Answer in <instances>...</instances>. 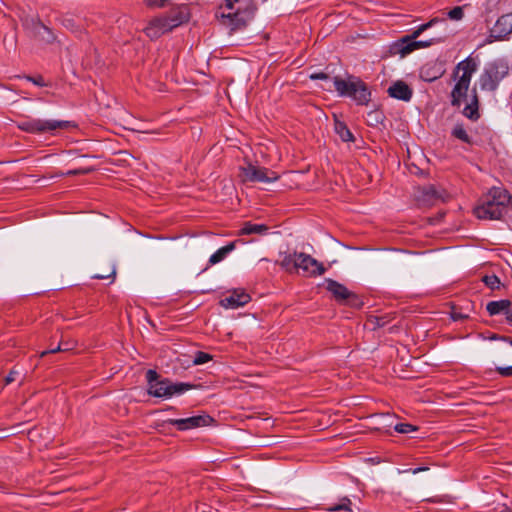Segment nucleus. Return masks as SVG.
I'll return each instance as SVG.
<instances>
[{
    "label": "nucleus",
    "mask_w": 512,
    "mask_h": 512,
    "mask_svg": "<svg viewBox=\"0 0 512 512\" xmlns=\"http://www.w3.org/2000/svg\"><path fill=\"white\" fill-rule=\"evenodd\" d=\"M69 348L67 347H62L61 344H59L57 347L55 348H52V349H49V350H45V351H42L40 353V357L43 358L44 356H46L47 354H53V353H56L58 351H66L68 350Z\"/></svg>",
    "instance_id": "nucleus-37"
},
{
    "label": "nucleus",
    "mask_w": 512,
    "mask_h": 512,
    "mask_svg": "<svg viewBox=\"0 0 512 512\" xmlns=\"http://www.w3.org/2000/svg\"><path fill=\"white\" fill-rule=\"evenodd\" d=\"M426 469H427V468H424V467L416 468V469L412 470V473H413V474H417V473H419L420 471H424V470H426Z\"/></svg>",
    "instance_id": "nucleus-44"
},
{
    "label": "nucleus",
    "mask_w": 512,
    "mask_h": 512,
    "mask_svg": "<svg viewBox=\"0 0 512 512\" xmlns=\"http://www.w3.org/2000/svg\"><path fill=\"white\" fill-rule=\"evenodd\" d=\"M239 176L243 182H259L264 184H270L279 179L277 172L255 165L252 162H247L246 165L240 167Z\"/></svg>",
    "instance_id": "nucleus-7"
},
{
    "label": "nucleus",
    "mask_w": 512,
    "mask_h": 512,
    "mask_svg": "<svg viewBox=\"0 0 512 512\" xmlns=\"http://www.w3.org/2000/svg\"><path fill=\"white\" fill-rule=\"evenodd\" d=\"M452 135L455 138H457L465 143L471 142L469 135L467 134L466 130L464 129L463 125H461V124H457L454 126V128L452 130Z\"/></svg>",
    "instance_id": "nucleus-28"
},
{
    "label": "nucleus",
    "mask_w": 512,
    "mask_h": 512,
    "mask_svg": "<svg viewBox=\"0 0 512 512\" xmlns=\"http://www.w3.org/2000/svg\"><path fill=\"white\" fill-rule=\"evenodd\" d=\"M334 130L344 142L354 141L353 134L351 133V131L348 129L344 122L336 119L334 124Z\"/></svg>",
    "instance_id": "nucleus-25"
},
{
    "label": "nucleus",
    "mask_w": 512,
    "mask_h": 512,
    "mask_svg": "<svg viewBox=\"0 0 512 512\" xmlns=\"http://www.w3.org/2000/svg\"><path fill=\"white\" fill-rule=\"evenodd\" d=\"M414 196L421 206H432L437 201L443 200L442 195L431 185L417 188Z\"/></svg>",
    "instance_id": "nucleus-14"
},
{
    "label": "nucleus",
    "mask_w": 512,
    "mask_h": 512,
    "mask_svg": "<svg viewBox=\"0 0 512 512\" xmlns=\"http://www.w3.org/2000/svg\"><path fill=\"white\" fill-rule=\"evenodd\" d=\"M39 25H40L43 29L48 30V28H47L45 25H43V24H41V23H39Z\"/></svg>",
    "instance_id": "nucleus-47"
},
{
    "label": "nucleus",
    "mask_w": 512,
    "mask_h": 512,
    "mask_svg": "<svg viewBox=\"0 0 512 512\" xmlns=\"http://www.w3.org/2000/svg\"><path fill=\"white\" fill-rule=\"evenodd\" d=\"M333 84L340 96L352 98L359 105L370 101L371 93L367 85L358 77L348 76L346 79L334 77Z\"/></svg>",
    "instance_id": "nucleus-4"
},
{
    "label": "nucleus",
    "mask_w": 512,
    "mask_h": 512,
    "mask_svg": "<svg viewBox=\"0 0 512 512\" xmlns=\"http://www.w3.org/2000/svg\"><path fill=\"white\" fill-rule=\"evenodd\" d=\"M235 249V243L231 242L224 247L218 249L209 258V265H215L226 258V256Z\"/></svg>",
    "instance_id": "nucleus-22"
},
{
    "label": "nucleus",
    "mask_w": 512,
    "mask_h": 512,
    "mask_svg": "<svg viewBox=\"0 0 512 512\" xmlns=\"http://www.w3.org/2000/svg\"><path fill=\"white\" fill-rule=\"evenodd\" d=\"M466 316L461 314V313H458V312H452L451 313V318L454 320V321H458V320H461L463 318H465Z\"/></svg>",
    "instance_id": "nucleus-41"
},
{
    "label": "nucleus",
    "mask_w": 512,
    "mask_h": 512,
    "mask_svg": "<svg viewBox=\"0 0 512 512\" xmlns=\"http://www.w3.org/2000/svg\"><path fill=\"white\" fill-rule=\"evenodd\" d=\"M268 230V227L264 224H254L251 222L244 223L243 227L240 230L241 235H249V234H264Z\"/></svg>",
    "instance_id": "nucleus-24"
},
{
    "label": "nucleus",
    "mask_w": 512,
    "mask_h": 512,
    "mask_svg": "<svg viewBox=\"0 0 512 512\" xmlns=\"http://www.w3.org/2000/svg\"><path fill=\"white\" fill-rule=\"evenodd\" d=\"M143 1L150 8H162L168 2V0H143Z\"/></svg>",
    "instance_id": "nucleus-34"
},
{
    "label": "nucleus",
    "mask_w": 512,
    "mask_h": 512,
    "mask_svg": "<svg viewBox=\"0 0 512 512\" xmlns=\"http://www.w3.org/2000/svg\"><path fill=\"white\" fill-rule=\"evenodd\" d=\"M484 283L491 289H497L500 285V280L496 275H487L483 278Z\"/></svg>",
    "instance_id": "nucleus-31"
},
{
    "label": "nucleus",
    "mask_w": 512,
    "mask_h": 512,
    "mask_svg": "<svg viewBox=\"0 0 512 512\" xmlns=\"http://www.w3.org/2000/svg\"><path fill=\"white\" fill-rule=\"evenodd\" d=\"M212 418L207 414L194 415L187 418L170 419L169 424L177 430L185 431L200 427L208 426L212 422Z\"/></svg>",
    "instance_id": "nucleus-10"
},
{
    "label": "nucleus",
    "mask_w": 512,
    "mask_h": 512,
    "mask_svg": "<svg viewBox=\"0 0 512 512\" xmlns=\"http://www.w3.org/2000/svg\"><path fill=\"white\" fill-rule=\"evenodd\" d=\"M280 255L282 256V259L279 262V264L284 270L291 272L292 270L296 269V267H297L296 263H297L299 253H297V252H294L293 254L281 253Z\"/></svg>",
    "instance_id": "nucleus-23"
},
{
    "label": "nucleus",
    "mask_w": 512,
    "mask_h": 512,
    "mask_svg": "<svg viewBox=\"0 0 512 512\" xmlns=\"http://www.w3.org/2000/svg\"><path fill=\"white\" fill-rule=\"evenodd\" d=\"M436 78H437V77H436V76H434L433 78H427L426 80H428V81H432V80H434V79H436Z\"/></svg>",
    "instance_id": "nucleus-48"
},
{
    "label": "nucleus",
    "mask_w": 512,
    "mask_h": 512,
    "mask_svg": "<svg viewBox=\"0 0 512 512\" xmlns=\"http://www.w3.org/2000/svg\"><path fill=\"white\" fill-rule=\"evenodd\" d=\"M146 379L148 382V386L159 381L157 372L151 369L147 371Z\"/></svg>",
    "instance_id": "nucleus-35"
},
{
    "label": "nucleus",
    "mask_w": 512,
    "mask_h": 512,
    "mask_svg": "<svg viewBox=\"0 0 512 512\" xmlns=\"http://www.w3.org/2000/svg\"><path fill=\"white\" fill-rule=\"evenodd\" d=\"M211 358H212L211 355H209V354H207L205 352L199 351V352H197L195 354V357L193 359V364L194 365H202V364L207 363L208 361H210Z\"/></svg>",
    "instance_id": "nucleus-32"
},
{
    "label": "nucleus",
    "mask_w": 512,
    "mask_h": 512,
    "mask_svg": "<svg viewBox=\"0 0 512 512\" xmlns=\"http://www.w3.org/2000/svg\"><path fill=\"white\" fill-rule=\"evenodd\" d=\"M296 266V269H301L308 276H320L325 273L323 264L303 252L299 253Z\"/></svg>",
    "instance_id": "nucleus-11"
},
{
    "label": "nucleus",
    "mask_w": 512,
    "mask_h": 512,
    "mask_svg": "<svg viewBox=\"0 0 512 512\" xmlns=\"http://www.w3.org/2000/svg\"><path fill=\"white\" fill-rule=\"evenodd\" d=\"M26 79L37 86H40V87L47 86L46 82L44 81V78L40 75L37 77L27 76Z\"/></svg>",
    "instance_id": "nucleus-36"
},
{
    "label": "nucleus",
    "mask_w": 512,
    "mask_h": 512,
    "mask_svg": "<svg viewBox=\"0 0 512 512\" xmlns=\"http://www.w3.org/2000/svg\"><path fill=\"white\" fill-rule=\"evenodd\" d=\"M390 97L409 101L413 95L412 89L404 81L398 80L394 82L387 90Z\"/></svg>",
    "instance_id": "nucleus-17"
},
{
    "label": "nucleus",
    "mask_w": 512,
    "mask_h": 512,
    "mask_svg": "<svg viewBox=\"0 0 512 512\" xmlns=\"http://www.w3.org/2000/svg\"><path fill=\"white\" fill-rule=\"evenodd\" d=\"M463 16H464V11L461 6H456L448 12V17L451 20L459 21L463 18Z\"/></svg>",
    "instance_id": "nucleus-33"
},
{
    "label": "nucleus",
    "mask_w": 512,
    "mask_h": 512,
    "mask_svg": "<svg viewBox=\"0 0 512 512\" xmlns=\"http://www.w3.org/2000/svg\"><path fill=\"white\" fill-rule=\"evenodd\" d=\"M350 505H351L350 499L347 498V497H344V498L341 499V502L339 504H336V505L331 506L330 508H328V511H331V512H338V511L352 512Z\"/></svg>",
    "instance_id": "nucleus-30"
},
{
    "label": "nucleus",
    "mask_w": 512,
    "mask_h": 512,
    "mask_svg": "<svg viewBox=\"0 0 512 512\" xmlns=\"http://www.w3.org/2000/svg\"><path fill=\"white\" fill-rule=\"evenodd\" d=\"M249 301V294L241 289H236L230 295L221 299L220 305L225 309H236L246 305Z\"/></svg>",
    "instance_id": "nucleus-16"
},
{
    "label": "nucleus",
    "mask_w": 512,
    "mask_h": 512,
    "mask_svg": "<svg viewBox=\"0 0 512 512\" xmlns=\"http://www.w3.org/2000/svg\"><path fill=\"white\" fill-rule=\"evenodd\" d=\"M192 386L186 383H173L168 379H162L149 385L148 394L158 398H171L176 394H182Z\"/></svg>",
    "instance_id": "nucleus-8"
},
{
    "label": "nucleus",
    "mask_w": 512,
    "mask_h": 512,
    "mask_svg": "<svg viewBox=\"0 0 512 512\" xmlns=\"http://www.w3.org/2000/svg\"><path fill=\"white\" fill-rule=\"evenodd\" d=\"M72 127H75V125L71 121L53 119L29 118L18 123L20 130L35 134L51 133L55 135L57 130H66Z\"/></svg>",
    "instance_id": "nucleus-6"
},
{
    "label": "nucleus",
    "mask_w": 512,
    "mask_h": 512,
    "mask_svg": "<svg viewBox=\"0 0 512 512\" xmlns=\"http://www.w3.org/2000/svg\"><path fill=\"white\" fill-rule=\"evenodd\" d=\"M510 195L503 188H492L481 205L475 208L474 213L479 219H500L510 202Z\"/></svg>",
    "instance_id": "nucleus-3"
},
{
    "label": "nucleus",
    "mask_w": 512,
    "mask_h": 512,
    "mask_svg": "<svg viewBox=\"0 0 512 512\" xmlns=\"http://www.w3.org/2000/svg\"><path fill=\"white\" fill-rule=\"evenodd\" d=\"M17 375H19V371H17L15 368L11 369L9 374L6 376V378L4 380L5 385L12 383L15 380Z\"/></svg>",
    "instance_id": "nucleus-38"
},
{
    "label": "nucleus",
    "mask_w": 512,
    "mask_h": 512,
    "mask_svg": "<svg viewBox=\"0 0 512 512\" xmlns=\"http://www.w3.org/2000/svg\"><path fill=\"white\" fill-rule=\"evenodd\" d=\"M240 0H224V6L227 13L220 16L221 24L229 29L230 33L242 30L247 27L248 23L254 18L256 7L252 2H247L243 7H239L234 11V6Z\"/></svg>",
    "instance_id": "nucleus-2"
},
{
    "label": "nucleus",
    "mask_w": 512,
    "mask_h": 512,
    "mask_svg": "<svg viewBox=\"0 0 512 512\" xmlns=\"http://www.w3.org/2000/svg\"><path fill=\"white\" fill-rule=\"evenodd\" d=\"M171 30L167 18L156 17L148 23L144 32L150 39H157Z\"/></svg>",
    "instance_id": "nucleus-15"
},
{
    "label": "nucleus",
    "mask_w": 512,
    "mask_h": 512,
    "mask_svg": "<svg viewBox=\"0 0 512 512\" xmlns=\"http://www.w3.org/2000/svg\"><path fill=\"white\" fill-rule=\"evenodd\" d=\"M386 318L385 316H370L367 319L366 326L370 329L384 327L388 322Z\"/></svg>",
    "instance_id": "nucleus-27"
},
{
    "label": "nucleus",
    "mask_w": 512,
    "mask_h": 512,
    "mask_svg": "<svg viewBox=\"0 0 512 512\" xmlns=\"http://www.w3.org/2000/svg\"><path fill=\"white\" fill-rule=\"evenodd\" d=\"M510 307L511 302L509 300L503 299L499 301L489 302L486 306V309L490 315H497L500 313H505V315H507V312Z\"/></svg>",
    "instance_id": "nucleus-21"
},
{
    "label": "nucleus",
    "mask_w": 512,
    "mask_h": 512,
    "mask_svg": "<svg viewBox=\"0 0 512 512\" xmlns=\"http://www.w3.org/2000/svg\"><path fill=\"white\" fill-rule=\"evenodd\" d=\"M166 18L168 19V24L171 26V29H174L188 21L189 13L186 7H179L175 10H172L170 15Z\"/></svg>",
    "instance_id": "nucleus-19"
},
{
    "label": "nucleus",
    "mask_w": 512,
    "mask_h": 512,
    "mask_svg": "<svg viewBox=\"0 0 512 512\" xmlns=\"http://www.w3.org/2000/svg\"><path fill=\"white\" fill-rule=\"evenodd\" d=\"M506 320L508 321V323H510L512 325V309H511V307L509 308V310L507 312Z\"/></svg>",
    "instance_id": "nucleus-42"
},
{
    "label": "nucleus",
    "mask_w": 512,
    "mask_h": 512,
    "mask_svg": "<svg viewBox=\"0 0 512 512\" xmlns=\"http://www.w3.org/2000/svg\"><path fill=\"white\" fill-rule=\"evenodd\" d=\"M505 74L506 72L500 71L497 65H489L479 77L480 88L486 91H495Z\"/></svg>",
    "instance_id": "nucleus-9"
},
{
    "label": "nucleus",
    "mask_w": 512,
    "mask_h": 512,
    "mask_svg": "<svg viewBox=\"0 0 512 512\" xmlns=\"http://www.w3.org/2000/svg\"><path fill=\"white\" fill-rule=\"evenodd\" d=\"M512 33V13L500 16L490 29V37L494 40L505 39Z\"/></svg>",
    "instance_id": "nucleus-12"
},
{
    "label": "nucleus",
    "mask_w": 512,
    "mask_h": 512,
    "mask_svg": "<svg viewBox=\"0 0 512 512\" xmlns=\"http://www.w3.org/2000/svg\"><path fill=\"white\" fill-rule=\"evenodd\" d=\"M328 78V75L323 72L313 73L310 75V79L312 80H327Z\"/></svg>",
    "instance_id": "nucleus-40"
},
{
    "label": "nucleus",
    "mask_w": 512,
    "mask_h": 512,
    "mask_svg": "<svg viewBox=\"0 0 512 512\" xmlns=\"http://www.w3.org/2000/svg\"><path fill=\"white\" fill-rule=\"evenodd\" d=\"M438 22H444V20L439 18H433L429 22L420 25L411 35H407L399 40L397 43L398 51L404 56L412 51L419 49V48H426L429 47L437 42H440L443 40V37L438 38H431L429 40H421L417 41L416 39L427 29L432 27Z\"/></svg>",
    "instance_id": "nucleus-5"
},
{
    "label": "nucleus",
    "mask_w": 512,
    "mask_h": 512,
    "mask_svg": "<svg viewBox=\"0 0 512 512\" xmlns=\"http://www.w3.org/2000/svg\"><path fill=\"white\" fill-rule=\"evenodd\" d=\"M394 431L399 434H409L418 430V427L409 423H394Z\"/></svg>",
    "instance_id": "nucleus-29"
},
{
    "label": "nucleus",
    "mask_w": 512,
    "mask_h": 512,
    "mask_svg": "<svg viewBox=\"0 0 512 512\" xmlns=\"http://www.w3.org/2000/svg\"><path fill=\"white\" fill-rule=\"evenodd\" d=\"M477 69V61L471 57H467L456 65L452 73L454 81L450 95L452 106L460 107L462 101L467 97L472 77Z\"/></svg>",
    "instance_id": "nucleus-1"
},
{
    "label": "nucleus",
    "mask_w": 512,
    "mask_h": 512,
    "mask_svg": "<svg viewBox=\"0 0 512 512\" xmlns=\"http://www.w3.org/2000/svg\"><path fill=\"white\" fill-rule=\"evenodd\" d=\"M395 415L390 413L374 414L370 417V426L379 431H388L393 427Z\"/></svg>",
    "instance_id": "nucleus-18"
},
{
    "label": "nucleus",
    "mask_w": 512,
    "mask_h": 512,
    "mask_svg": "<svg viewBox=\"0 0 512 512\" xmlns=\"http://www.w3.org/2000/svg\"><path fill=\"white\" fill-rule=\"evenodd\" d=\"M463 115L470 120H477L480 117L479 114V101L477 92L475 89L472 90V96L470 102L464 107Z\"/></svg>",
    "instance_id": "nucleus-20"
},
{
    "label": "nucleus",
    "mask_w": 512,
    "mask_h": 512,
    "mask_svg": "<svg viewBox=\"0 0 512 512\" xmlns=\"http://www.w3.org/2000/svg\"><path fill=\"white\" fill-rule=\"evenodd\" d=\"M101 273H98V279H110L111 282L114 281L116 276V267L114 263L109 260H105L102 263Z\"/></svg>",
    "instance_id": "nucleus-26"
},
{
    "label": "nucleus",
    "mask_w": 512,
    "mask_h": 512,
    "mask_svg": "<svg viewBox=\"0 0 512 512\" xmlns=\"http://www.w3.org/2000/svg\"><path fill=\"white\" fill-rule=\"evenodd\" d=\"M104 116L109 119L112 118V115L110 113L104 114Z\"/></svg>",
    "instance_id": "nucleus-46"
},
{
    "label": "nucleus",
    "mask_w": 512,
    "mask_h": 512,
    "mask_svg": "<svg viewBox=\"0 0 512 512\" xmlns=\"http://www.w3.org/2000/svg\"><path fill=\"white\" fill-rule=\"evenodd\" d=\"M325 282L327 284V290L332 293L337 301L354 304L357 300L354 293L350 292L344 285L337 281L326 279Z\"/></svg>",
    "instance_id": "nucleus-13"
},
{
    "label": "nucleus",
    "mask_w": 512,
    "mask_h": 512,
    "mask_svg": "<svg viewBox=\"0 0 512 512\" xmlns=\"http://www.w3.org/2000/svg\"><path fill=\"white\" fill-rule=\"evenodd\" d=\"M111 102H113V100H109V101L105 104V107H106V108H110V107H111Z\"/></svg>",
    "instance_id": "nucleus-45"
},
{
    "label": "nucleus",
    "mask_w": 512,
    "mask_h": 512,
    "mask_svg": "<svg viewBox=\"0 0 512 512\" xmlns=\"http://www.w3.org/2000/svg\"><path fill=\"white\" fill-rule=\"evenodd\" d=\"M497 371L502 376H512V366H509V367H499V368H497Z\"/></svg>",
    "instance_id": "nucleus-39"
},
{
    "label": "nucleus",
    "mask_w": 512,
    "mask_h": 512,
    "mask_svg": "<svg viewBox=\"0 0 512 512\" xmlns=\"http://www.w3.org/2000/svg\"><path fill=\"white\" fill-rule=\"evenodd\" d=\"M500 512H512V507L504 505Z\"/></svg>",
    "instance_id": "nucleus-43"
}]
</instances>
